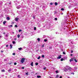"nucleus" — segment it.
I'll list each match as a JSON object with an SVG mask.
<instances>
[{
	"label": "nucleus",
	"mask_w": 78,
	"mask_h": 78,
	"mask_svg": "<svg viewBox=\"0 0 78 78\" xmlns=\"http://www.w3.org/2000/svg\"><path fill=\"white\" fill-rule=\"evenodd\" d=\"M70 67L68 66H66L64 70L66 72H70Z\"/></svg>",
	"instance_id": "f257e3e1"
},
{
	"label": "nucleus",
	"mask_w": 78,
	"mask_h": 78,
	"mask_svg": "<svg viewBox=\"0 0 78 78\" xmlns=\"http://www.w3.org/2000/svg\"><path fill=\"white\" fill-rule=\"evenodd\" d=\"M24 61H25V58H23L21 59V62H22V63H23L24 62Z\"/></svg>",
	"instance_id": "f03ea898"
},
{
	"label": "nucleus",
	"mask_w": 78,
	"mask_h": 78,
	"mask_svg": "<svg viewBox=\"0 0 78 78\" xmlns=\"http://www.w3.org/2000/svg\"><path fill=\"white\" fill-rule=\"evenodd\" d=\"M21 8V6L20 5H18L16 7V8L17 9H20Z\"/></svg>",
	"instance_id": "7ed1b4c3"
},
{
	"label": "nucleus",
	"mask_w": 78,
	"mask_h": 78,
	"mask_svg": "<svg viewBox=\"0 0 78 78\" xmlns=\"http://www.w3.org/2000/svg\"><path fill=\"white\" fill-rule=\"evenodd\" d=\"M58 59H60V58H61V55H60L58 57H57Z\"/></svg>",
	"instance_id": "20e7f679"
},
{
	"label": "nucleus",
	"mask_w": 78,
	"mask_h": 78,
	"mask_svg": "<svg viewBox=\"0 0 78 78\" xmlns=\"http://www.w3.org/2000/svg\"><path fill=\"white\" fill-rule=\"evenodd\" d=\"M73 59H74L73 58H71L69 60L70 62H72V61H73Z\"/></svg>",
	"instance_id": "39448f33"
},
{
	"label": "nucleus",
	"mask_w": 78,
	"mask_h": 78,
	"mask_svg": "<svg viewBox=\"0 0 78 78\" xmlns=\"http://www.w3.org/2000/svg\"><path fill=\"white\" fill-rule=\"evenodd\" d=\"M19 20V18H15V21H17V20Z\"/></svg>",
	"instance_id": "423d86ee"
},
{
	"label": "nucleus",
	"mask_w": 78,
	"mask_h": 78,
	"mask_svg": "<svg viewBox=\"0 0 78 78\" xmlns=\"http://www.w3.org/2000/svg\"><path fill=\"white\" fill-rule=\"evenodd\" d=\"M30 65L32 66H33V62H32L30 64Z\"/></svg>",
	"instance_id": "0eeeda50"
},
{
	"label": "nucleus",
	"mask_w": 78,
	"mask_h": 78,
	"mask_svg": "<svg viewBox=\"0 0 78 78\" xmlns=\"http://www.w3.org/2000/svg\"><path fill=\"white\" fill-rule=\"evenodd\" d=\"M37 77L38 78H41V76H37Z\"/></svg>",
	"instance_id": "6e6552de"
},
{
	"label": "nucleus",
	"mask_w": 78,
	"mask_h": 78,
	"mask_svg": "<svg viewBox=\"0 0 78 78\" xmlns=\"http://www.w3.org/2000/svg\"><path fill=\"white\" fill-rule=\"evenodd\" d=\"M7 20H9L10 19H9V17H7Z\"/></svg>",
	"instance_id": "1a4fd4ad"
},
{
	"label": "nucleus",
	"mask_w": 78,
	"mask_h": 78,
	"mask_svg": "<svg viewBox=\"0 0 78 78\" xmlns=\"http://www.w3.org/2000/svg\"><path fill=\"white\" fill-rule=\"evenodd\" d=\"M37 40H38V42H39L40 41H41V39H40V38H38L37 39Z\"/></svg>",
	"instance_id": "9d476101"
},
{
	"label": "nucleus",
	"mask_w": 78,
	"mask_h": 78,
	"mask_svg": "<svg viewBox=\"0 0 78 78\" xmlns=\"http://www.w3.org/2000/svg\"><path fill=\"white\" fill-rule=\"evenodd\" d=\"M8 35H9V33H8V34L5 35V36L6 37H8Z\"/></svg>",
	"instance_id": "9b49d317"
},
{
	"label": "nucleus",
	"mask_w": 78,
	"mask_h": 78,
	"mask_svg": "<svg viewBox=\"0 0 78 78\" xmlns=\"http://www.w3.org/2000/svg\"><path fill=\"white\" fill-rule=\"evenodd\" d=\"M18 50H22V48H18Z\"/></svg>",
	"instance_id": "f8f14e48"
},
{
	"label": "nucleus",
	"mask_w": 78,
	"mask_h": 78,
	"mask_svg": "<svg viewBox=\"0 0 78 78\" xmlns=\"http://www.w3.org/2000/svg\"><path fill=\"white\" fill-rule=\"evenodd\" d=\"M17 36L18 37V38H19V37H20V35L18 34L17 35Z\"/></svg>",
	"instance_id": "ddd939ff"
},
{
	"label": "nucleus",
	"mask_w": 78,
	"mask_h": 78,
	"mask_svg": "<svg viewBox=\"0 0 78 78\" xmlns=\"http://www.w3.org/2000/svg\"><path fill=\"white\" fill-rule=\"evenodd\" d=\"M2 3H3V2H2V1H0V4L1 5H2Z\"/></svg>",
	"instance_id": "4468645a"
},
{
	"label": "nucleus",
	"mask_w": 78,
	"mask_h": 78,
	"mask_svg": "<svg viewBox=\"0 0 78 78\" xmlns=\"http://www.w3.org/2000/svg\"><path fill=\"white\" fill-rule=\"evenodd\" d=\"M11 69H9V70H8V72H11Z\"/></svg>",
	"instance_id": "2eb2a0df"
},
{
	"label": "nucleus",
	"mask_w": 78,
	"mask_h": 78,
	"mask_svg": "<svg viewBox=\"0 0 78 78\" xmlns=\"http://www.w3.org/2000/svg\"><path fill=\"white\" fill-rule=\"evenodd\" d=\"M44 42H47V39H44Z\"/></svg>",
	"instance_id": "dca6fc26"
},
{
	"label": "nucleus",
	"mask_w": 78,
	"mask_h": 78,
	"mask_svg": "<svg viewBox=\"0 0 78 78\" xmlns=\"http://www.w3.org/2000/svg\"><path fill=\"white\" fill-rule=\"evenodd\" d=\"M55 5H58V3L57 2H55Z\"/></svg>",
	"instance_id": "f3484780"
},
{
	"label": "nucleus",
	"mask_w": 78,
	"mask_h": 78,
	"mask_svg": "<svg viewBox=\"0 0 78 78\" xmlns=\"http://www.w3.org/2000/svg\"><path fill=\"white\" fill-rule=\"evenodd\" d=\"M10 48L11 49V48H12V44H10Z\"/></svg>",
	"instance_id": "a211bd4d"
},
{
	"label": "nucleus",
	"mask_w": 78,
	"mask_h": 78,
	"mask_svg": "<svg viewBox=\"0 0 78 78\" xmlns=\"http://www.w3.org/2000/svg\"><path fill=\"white\" fill-rule=\"evenodd\" d=\"M6 23V21H4L3 22V23L4 25H5V23Z\"/></svg>",
	"instance_id": "6ab92c4d"
},
{
	"label": "nucleus",
	"mask_w": 78,
	"mask_h": 78,
	"mask_svg": "<svg viewBox=\"0 0 78 78\" xmlns=\"http://www.w3.org/2000/svg\"><path fill=\"white\" fill-rule=\"evenodd\" d=\"M12 43L13 44H16V42L14 41H13Z\"/></svg>",
	"instance_id": "aec40b11"
},
{
	"label": "nucleus",
	"mask_w": 78,
	"mask_h": 78,
	"mask_svg": "<svg viewBox=\"0 0 78 78\" xmlns=\"http://www.w3.org/2000/svg\"><path fill=\"white\" fill-rule=\"evenodd\" d=\"M40 58H41V56H39L37 58L38 59H40Z\"/></svg>",
	"instance_id": "412c9836"
},
{
	"label": "nucleus",
	"mask_w": 78,
	"mask_h": 78,
	"mask_svg": "<svg viewBox=\"0 0 78 78\" xmlns=\"http://www.w3.org/2000/svg\"><path fill=\"white\" fill-rule=\"evenodd\" d=\"M74 61H75V62H77V60H76V59H74Z\"/></svg>",
	"instance_id": "4be33fe9"
},
{
	"label": "nucleus",
	"mask_w": 78,
	"mask_h": 78,
	"mask_svg": "<svg viewBox=\"0 0 78 78\" xmlns=\"http://www.w3.org/2000/svg\"><path fill=\"white\" fill-rule=\"evenodd\" d=\"M63 60H64V59H63V58H62L61 59V61H63Z\"/></svg>",
	"instance_id": "5701e85b"
},
{
	"label": "nucleus",
	"mask_w": 78,
	"mask_h": 78,
	"mask_svg": "<svg viewBox=\"0 0 78 78\" xmlns=\"http://www.w3.org/2000/svg\"><path fill=\"white\" fill-rule=\"evenodd\" d=\"M35 65H36V66H37V65H38V63H37V62L36 63H35Z\"/></svg>",
	"instance_id": "b1692460"
},
{
	"label": "nucleus",
	"mask_w": 78,
	"mask_h": 78,
	"mask_svg": "<svg viewBox=\"0 0 78 78\" xmlns=\"http://www.w3.org/2000/svg\"><path fill=\"white\" fill-rule=\"evenodd\" d=\"M57 13V12L56 11H55V13H54V14H56Z\"/></svg>",
	"instance_id": "393cba45"
},
{
	"label": "nucleus",
	"mask_w": 78,
	"mask_h": 78,
	"mask_svg": "<svg viewBox=\"0 0 78 78\" xmlns=\"http://www.w3.org/2000/svg\"><path fill=\"white\" fill-rule=\"evenodd\" d=\"M44 56H44V55H42V58H44Z\"/></svg>",
	"instance_id": "a878e982"
},
{
	"label": "nucleus",
	"mask_w": 78,
	"mask_h": 78,
	"mask_svg": "<svg viewBox=\"0 0 78 78\" xmlns=\"http://www.w3.org/2000/svg\"><path fill=\"white\" fill-rule=\"evenodd\" d=\"M61 10V11H64V9L63 8H62Z\"/></svg>",
	"instance_id": "bb28decb"
},
{
	"label": "nucleus",
	"mask_w": 78,
	"mask_h": 78,
	"mask_svg": "<svg viewBox=\"0 0 78 78\" xmlns=\"http://www.w3.org/2000/svg\"><path fill=\"white\" fill-rule=\"evenodd\" d=\"M26 75H28V72H27L26 73Z\"/></svg>",
	"instance_id": "cd10ccee"
},
{
	"label": "nucleus",
	"mask_w": 78,
	"mask_h": 78,
	"mask_svg": "<svg viewBox=\"0 0 78 78\" xmlns=\"http://www.w3.org/2000/svg\"><path fill=\"white\" fill-rule=\"evenodd\" d=\"M2 72H5V70L3 69L2 70Z\"/></svg>",
	"instance_id": "c85d7f7f"
},
{
	"label": "nucleus",
	"mask_w": 78,
	"mask_h": 78,
	"mask_svg": "<svg viewBox=\"0 0 78 78\" xmlns=\"http://www.w3.org/2000/svg\"><path fill=\"white\" fill-rule=\"evenodd\" d=\"M19 32H21V31H22V30H19Z\"/></svg>",
	"instance_id": "c756f323"
},
{
	"label": "nucleus",
	"mask_w": 78,
	"mask_h": 78,
	"mask_svg": "<svg viewBox=\"0 0 78 78\" xmlns=\"http://www.w3.org/2000/svg\"><path fill=\"white\" fill-rule=\"evenodd\" d=\"M49 49H51L52 48V47H49Z\"/></svg>",
	"instance_id": "7c9ffc66"
},
{
	"label": "nucleus",
	"mask_w": 78,
	"mask_h": 78,
	"mask_svg": "<svg viewBox=\"0 0 78 78\" xmlns=\"http://www.w3.org/2000/svg\"><path fill=\"white\" fill-rule=\"evenodd\" d=\"M15 27H17V25H15Z\"/></svg>",
	"instance_id": "2f4dec72"
},
{
	"label": "nucleus",
	"mask_w": 78,
	"mask_h": 78,
	"mask_svg": "<svg viewBox=\"0 0 78 78\" xmlns=\"http://www.w3.org/2000/svg\"><path fill=\"white\" fill-rule=\"evenodd\" d=\"M58 76H58V75H57L56 76V78H58Z\"/></svg>",
	"instance_id": "473e14b6"
},
{
	"label": "nucleus",
	"mask_w": 78,
	"mask_h": 78,
	"mask_svg": "<svg viewBox=\"0 0 78 78\" xmlns=\"http://www.w3.org/2000/svg\"><path fill=\"white\" fill-rule=\"evenodd\" d=\"M63 55H66V53H65V52H63Z\"/></svg>",
	"instance_id": "72a5a7b5"
},
{
	"label": "nucleus",
	"mask_w": 78,
	"mask_h": 78,
	"mask_svg": "<svg viewBox=\"0 0 78 78\" xmlns=\"http://www.w3.org/2000/svg\"><path fill=\"white\" fill-rule=\"evenodd\" d=\"M13 55H16V53H13L12 54Z\"/></svg>",
	"instance_id": "f704fd0d"
},
{
	"label": "nucleus",
	"mask_w": 78,
	"mask_h": 78,
	"mask_svg": "<svg viewBox=\"0 0 78 78\" xmlns=\"http://www.w3.org/2000/svg\"><path fill=\"white\" fill-rule=\"evenodd\" d=\"M56 73H58V71H55Z\"/></svg>",
	"instance_id": "c9c22d12"
},
{
	"label": "nucleus",
	"mask_w": 78,
	"mask_h": 78,
	"mask_svg": "<svg viewBox=\"0 0 78 78\" xmlns=\"http://www.w3.org/2000/svg\"><path fill=\"white\" fill-rule=\"evenodd\" d=\"M4 61H7V59H5Z\"/></svg>",
	"instance_id": "e433bc0d"
},
{
	"label": "nucleus",
	"mask_w": 78,
	"mask_h": 78,
	"mask_svg": "<svg viewBox=\"0 0 78 78\" xmlns=\"http://www.w3.org/2000/svg\"><path fill=\"white\" fill-rule=\"evenodd\" d=\"M36 30V27H34V30Z\"/></svg>",
	"instance_id": "4c0bfd02"
},
{
	"label": "nucleus",
	"mask_w": 78,
	"mask_h": 78,
	"mask_svg": "<svg viewBox=\"0 0 78 78\" xmlns=\"http://www.w3.org/2000/svg\"><path fill=\"white\" fill-rule=\"evenodd\" d=\"M16 64H17V63L16 62L14 63V65H16Z\"/></svg>",
	"instance_id": "58836bf2"
},
{
	"label": "nucleus",
	"mask_w": 78,
	"mask_h": 78,
	"mask_svg": "<svg viewBox=\"0 0 78 78\" xmlns=\"http://www.w3.org/2000/svg\"><path fill=\"white\" fill-rule=\"evenodd\" d=\"M74 73H71V74H73V75H74Z\"/></svg>",
	"instance_id": "ea45409f"
},
{
	"label": "nucleus",
	"mask_w": 78,
	"mask_h": 78,
	"mask_svg": "<svg viewBox=\"0 0 78 78\" xmlns=\"http://www.w3.org/2000/svg\"><path fill=\"white\" fill-rule=\"evenodd\" d=\"M71 53H73V50H71Z\"/></svg>",
	"instance_id": "a19ab883"
},
{
	"label": "nucleus",
	"mask_w": 78,
	"mask_h": 78,
	"mask_svg": "<svg viewBox=\"0 0 78 78\" xmlns=\"http://www.w3.org/2000/svg\"><path fill=\"white\" fill-rule=\"evenodd\" d=\"M50 4L51 5H53V3H51Z\"/></svg>",
	"instance_id": "79ce46f5"
},
{
	"label": "nucleus",
	"mask_w": 78,
	"mask_h": 78,
	"mask_svg": "<svg viewBox=\"0 0 78 78\" xmlns=\"http://www.w3.org/2000/svg\"><path fill=\"white\" fill-rule=\"evenodd\" d=\"M2 6H0V9H2Z\"/></svg>",
	"instance_id": "37998d69"
},
{
	"label": "nucleus",
	"mask_w": 78,
	"mask_h": 78,
	"mask_svg": "<svg viewBox=\"0 0 78 78\" xmlns=\"http://www.w3.org/2000/svg\"><path fill=\"white\" fill-rule=\"evenodd\" d=\"M55 20H57V18H55Z\"/></svg>",
	"instance_id": "c03bdc74"
},
{
	"label": "nucleus",
	"mask_w": 78,
	"mask_h": 78,
	"mask_svg": "<svg viewBox=\"0 0 78 78\" xmlns=\"http://www.w3.org/2000/svg\"><path fill=\"white\" fill-rule=\"evenodd\" d=\"M16 40H17V38H14V40L15 41H16Z\"/></svg>",
	"instance_id": "a18cd8bd"
},
{
	"label": "nucleus",
	"mask_w": 78,
	"mask_h": 78,
	"mask_svg": "<svg viewBox=\"0 0 78 78\" xmlns=\"http://www.w3.org/2000/svg\"><path fill=\"white\" fill-rule=\"evenodd\" d=\"M6 47H8V45H6Z\"/></svg>",
	"instance_id": "49530a36"
},
{
	"label": "nucleus",
	"mask_w": 78,
	"mask_h": 78,
	"mask_svg": "<svg viewBox=\"0 0 78 78\" xmlns=\"http://www.w3.org/2000/svg\"><path fill=\"white\" fill-rule=\"evenodd\" d=\"M24 67H22V69H24Z\"/></svg>",
	"instance_id": "de8ad7c7"
},
{
	"label": "nucleus",
	"mask_w": 78,
	"mask_h": 78,
	"mask_svg": "<svg viewBox=\"0 0 78 78\" xmlns=\"http://www.w3.org/2000/svg\"><path fill=\"white\" fill-rule=\"evenodd\" d=\"M44 70H45V69H46V68L45 67L44 68Z\"/></svg>",
	"instance_id": "09e8293b"
},
{
	"label": "nucleus",
	"mask_w": 78,
	"mask_h": 78,
	"mask_svg": "<svg viewBox=\"0 0 78 78\" xmlns=\"http://www.w3.org/2000/svg\"><path fill=\"white\" fill-rule=\"evenodd\" d=\"M33 19H35V17H34V16H33Z\"/></svg>",
	"instance_id": "8fccbe9b"
},
{
	"label": "nucleus",
	"mask_w": 78,
	"mask_h": 78,
	"mask_svg": "<svg viewBox=\"0 0 78 78\" xmlns=\"http://www.w3.org/2000/svg\"><path fill=\"white\" fill-rule=\"evenodd\" d=\"M20 77V75H18V77Z\"/></svg>",
	"instance_id": "3c124183"
},
{
	"label": "nucleus",
	"mask_w": 78,
	"mask_h": 78,
	"mask_svg": "<svg viewBox=\"0 0 78 78\" xmlns=\"http://www.w3.org/2000/svg\"><path fill=\"white\" fill-rule=\"evenodd\" d=\"M3 34H5V32H4V33H3Z\"/></svg>",
	"instance_id": "603ef678"
},
{
	"label": "nucleus",
	"mask_w": 78,
	"mask_h": 78,
	"mask_svg": "<svg viewBox=\"0 0 78 78\" xmlns=\"http://www.w3.org/2000/svg\"><path fill=\"white\" fill-rule=\"evenodd\" d=\"M1 53H2V52H3V51H1Z\"/></svg>",
	"instance_id": "864d4df0"
},
{
	"label": "nucleus",
	"mask_w": 78,
	"mask_h": 78,
	"mask_svg": "<svg viewBox=\"0 0 78 78\" xmlns=\"http://www.w3.org/2000/svg\"><path fill=\"white\" fill-rule=\"evenodd\" d=\"M44 47V45H43L42 46V47Z\"/></svg>",
	"instance_id": "5fc2aeb1"
},
{
	"label": "nucleus",
	"mask_w": 78,
	"mask_h": 78,
	"mask_svg": "<svg viewBox=\"0 0 78 78\" xmlns=\"http://www.w3.org/2000/svg\"><path fill=\"white\" fill-rule=\"evenodd\" d=\"M60 78H62V76H60Z\"/></svg>",
	"instance_id": "6e6d98bb"
},
{
	"label": "nucleus",
	"mask_w": 78,
	"mask_h": 78,
	"mask_svg": "<svg viewBox=\"0 0 78 78\" xmlns=\"http://www.w3.org/2000/svg\"><path fill=\"white\" fill-rule=\"evenodd\" d=\"M61 14L62 15L63 14V13H61Z\"/></svg>",
	"instance_id": "4d7b16f0"
},
{
	"label": "nucleus",
	"mask_w": 78,
	"mask_h": 78,
	"mask_svg": "<svg viewBox=\"0 0 78 78\" xmlns=\"http://www.w3.org/2000/svg\"><path fill=\"white\" fill-rule=\"evenodd\" d=\"M39 51V50H36L37 51Z\"/></svg>",
	"instance_id": "13d9d810"
},
{
	"label": "nucleus",
	"mask_w": 78,
	"mask_h": 78,
	"mask_svg": "<svg viewBox=\"0 0 78 78\" xmlns=\"http://www.w3.org/2000/svg\"><path fill=\"white\" fill-rule=\"evenodd\" d=\"M9 4L10 5H11V2L9 3Z\"/></svg>",
	"instance_id": "bf43d9fd"
},
{
	"label": "nucleus",
	"mask_w": 78,
	"mask_h": 78,
	"mask_svg": "<svg viewBox=\"0 0 78 78\" xmlns=\"http://www.w3.org/2000/svg\"><path fill=\"white\" fill-rule=\"evenodd\" d=\"M10 27H12V25H11Z\"/></svg>",
	"instance_id": "052dcab7"
},
{
	"label": "nucleus",
	"mask_w": 78,
	"mask_h": 78,
	"mask_svg": "<svg viewBox=\"0 0 78 78\" xmlns=\"http://www.w3.org/2000/svg\"><path fill=\"white\" fill-rule=\"evenodd\" d=\"M58 32H56V34H58Z\"/></svg>",
	"instance_id": "680f3d73"
},
{
	"label": "nucleus",
	"mask_w": 78,
	"mask_h": 78,
	"mask_svg": "<svg viewBox=\"0 0 78 78\" xmlns=\"http://www.w3.org/2000/svg\"><path fill=\"white\" fill-rule=\"evenodd\" d=\"M71 55V56H72L73 55H72V54H71V55Z\"/></svg>",
	"instance_id": "e2e57ef3"
},
{
	"label": "nucleus",
	"mask_w": 78,
	"mask_h": 78,
	"mask_svg": "<svg viewBox=\"0 0 78 78\" xmlns=\"http://www.w3.org/2000/svg\"><path fill=\"white\" fill-rule=\"evenodd\" d=\"M12 23H13V24L14 23V22H12Z\"/></svg>",
	"instance_id": "0e129e2a"
},
{
	"label": "nucleus",
	"mask_w": 78,
	"mask_h": 78,
	"mask_svg": "<svg viewBox=\"0 0 78 78\" xmlns=\"http://www.w3.org/2000/svg\"><path fill=\"white\" fill-rule=\"evenodd\" d=\"M39 33H40V31H38Z\"/></svg>",
	"instance_id": "69168bd1"
},
{
	"label": "nucleus",
	"mask_w": 78,
	"mask_h": 78,
	"mask_svg": "<svg viewBox=\"0 0 78 78\" xmlns=\"http://www.w3.org/2000/svg\"><path fill=\"white\" fill-rule=\"evenodd\" d=\"M13 34H14V32H13Z\"/></svg>",
	"instance_id": "338daca9"
},
{
	"label": "nucleus",
	"mask_w": 78,
	"mask_h": 78,
	"mask_svg": "<svg viewBox=\"0 0 78 78\" xmlns=\"http://www.w3.org/2000/svg\"><path fill=\"white\" fill-rule=\"evenodd\" d=\"M50 78H51V77H50Z\"/></svg>",
	"instance_id": "774afa93"
}]
</instances>
